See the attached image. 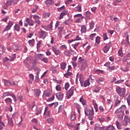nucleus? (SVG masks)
<instances>
[{"label":"nucleus","instance_id":"f257e3e1","mask_svg":"<svg viewBox=\"0 0 130 130\" xmlns=\"http://www.w3.org/2000/svg\"><path fill=\"white\" fill-rule=\"evenodd\" d=\"M116 92L120 97H123L125 95L126 90L125 88H121L120 86H117L116 87Z\"/></svg>","mask_w":130,"mask_h":130},{"label":"nucleus","instance_id":"f03ea898","mask_svg":"<svg viewBox=\"0 0 130 130\" xmlns=\"http://www.w3.org/2000/svg\"><path fill=\"white\" fill-rule=\"evenodd\" d=\"M82 76L83 75L82 74H81L79 76V81H80V83L81 87H88V86H90V81H89V80L87 79L85 80V82H84L83 79H82Z\"/></svg>","mask_w":130,"mask_h":130},{"label":"nucleus","instance_id":"7ed1b4c3","mask_svg":"<svg viewBox=\"0 0 130 130\" xmlns=\"http://www.w3.org/2000/svg\"><path fill=\"white\" fill-rule=\"evenodd\" d=\"M84 112L86 116H88V115H94V109L93 107L90 109L89 108L86 107L84 108Z\"/></svg>","mask_w":130,"mask_h":130},{"label":"nucleus","instance_id":"20e7f679","mask_svg":"<svg viewBox=\"0 0 130 130\" xmlns=\"http://www.w3.org/2000/svg\"><path fill=\"white\" fill-rule=\"evenodd\" d=\"M73 95H74V89L73 88H71L70 90H69L67 92L66 96H67V99H70Z\"/></svg>","mask_w":130,"mask_h":130},{"label":"nucleus","instance_id":"39448f33","mask_svg":"<svg viewBox=\"0 0 130 130\" xmlns=\"http://www.w3.org/2000/svg\"><path fill=\"white\" fill-rule=\"evenodd\" d=\"M113 105L110 104V102H109L107 103V105L105 106V114L108 113L109 112V111L111 110V108H112Z\"/></svg>","mask_w":130,"mask_h":130},{"label":"nucleus","instance_id":"423d86ee","mask_svg":"<svg viewBox=\"0 0 130 130\" xmlns=\"http://www.w3.org/2000/svg\"><path fill=\"white\" fill-rule=\"evenodd\" d=\"M129 121V117H128L127 116H125L124 119L121 121V123L124 126H126Z\"/></svg>","mask_w":130,"mask_h":130},{"label":"nucleus","instance_id":"0eeeda50","mask_svg":"<svg viewBox=\"0 0 130 130\" xmlns=\"http://www.w3.org/2000/svg\"><path fill=\"white\" fill-rule=\"evenodd\" d=\"M47 35H48V34L46 31L41 30L39 32V36L40 37H41V38H42L43 39L46 38Z\"/></svg>","mask_w":130,"mask_h":130},{"label":"nucleus","instance_id":"6e6552de","mask_svg":"<svg viewBox=\"0 0 130 130\" xmlns=\"http://www.w3.org/2000/svg\"><path fill=\"white\" fill-rule=\"evenodd\" d=\"M52 50L54 52V54H55V55H60V54H61L60 50L56 48V47H52Z\"/></svg>","mask_w":130,"mask_h":130},{"label":"nucleus","instance_id":"1a4fd4ad","mask_svg":"<svg viewBox=\"0 0 130 130\" xmlns=\"http://www.w3.org/2000/svg\"><path fill=\"white\" fill-rule=\"evenodd\" d=\"M56 98L59 101H61L63 99V93H61V92L57 93L56 94Z\"/></svg>","mask_w":130,"mask_h":130},{"label":"nucleus","instance_id":"9d476101","mask_svg":"<svg viewBox=\"0 0 130 130\" xmlns=\"http://www.w3.org/2000/svg\"><path fill=\"white\" fill-rule=\"evenodd\" d=\"M12 3H13L14 5H16L18 3V0H8L6 3V6L8 7L12 5Z\"/></svg>","mask_w":130,"mask_h":130},{"label":"nucleus","instance_id":"9b49d317","mask_svg":"<svg viewBox=\"0 0 130 130\" xmlns=\"http://www.w3.org/2000/svg\"><path fill=\"white\" fill-rule=\"evenodd\" d=\"M44 115H45L47 117H49V116H50V111L48 110V108H47V107H45Z\"/></svg>","mask_w":130,"mask_h":130},{"label":"nucleus","instance_id":"f8f14e48","mask_svg":"<svg viewBox=\"0 0 130 130\" xmlns=\"http://www.w3.org/2000/svg\"><path fill=\"white\" fill-rule=\"evenodd\" d=\"M111 46V45H110V44H109L105 46V47L104 48V53H107V52L109 51V49H110Z\"/></svg>","mask_w":130,"mask_h":130},{"label":"nucleus","instance_id":"ddd939ff","mask_svg":"<svg viewBox=\"0 0 130 130\" xmlns=\"http://www.w3.org/2000/svg\"><path fill=\"white\" fill-rule=\"evenodd\" d=\"M67 63L64 62H62L60 64V68L61 70H62V71H64V70L67 69Z\"/></svg>","mask_w":130,"mask_h":130},{"label":"nucleus","instance_id":"4468645a","mask_svg":"<svg viewBox=\"0 0 130 130\" xmlns=\"http://www.w3.org/2000/svg\"><path fill=\"white\" fill-rule=\"evenodd\" d=\"M3 118L2 116H0V130L3 129L6 126L5 123L3 122L2 120V118Z\"/></svg>","mask_w":130,"mask_h":130},{"label":"nucleus","instance_id":"2eb2a0df","mask_svg":"<svg viewBox=\"0 0 130 130\" xmlns=\"http://www.w3.org/2000/svg\"><path fill=\"white\" fill-rule=\"evenodd\" d=\"M79 102L82 104L83 106H87V102L86 101V100L83 99V96H81L80 98Z\"/></svg>","mask_w":130,"mask_h":130},{"label":"nucleus","instance_id":"dca6fc26","mask_svg":"<svg viewBox=\"0 0 130 130\" xmlns=\"http://www.w3.org/2000/svg\"><path fill=\"white\" fill-rule=\"evenodd\" d=\"M26 21L29 26H33L34 25V21L32 19L27 18L26 19Z\"/></svg>","mask_w":130,"mask_h":130},{"label":"nucleus","instance_id":"f3484780","mask_svg":"<svg viewBox=\"0 0 130 130\" xmlns=\"http://www.w3.org/2000/svg\"><path fill=\"white\" fill-rule=\"evenodd\" d=\"M34 19H35L36 23H37L39 25L41 24V21L39 20V16H38V15H35L34 16Z\"/></svg>","mask_w":130,"mask_h":130},{"label":"nucleus","instance_id":"a211bd4d","mask_svg":"<svg viewBox=\"0 0 130 130\" xmlns=\"http://www.w3.org/2000/svg\"><path fill=\"white\" fill-rule=\"evenodd\" d=\"M63 76L64 78L69 79V77H72V76H73V73L72 72H70L69 71H67V72L66 74H64Z\"/></svg>","mask_w":130,"mask_h":130},{"label":"nucleus","instance_id":"6ab92c4d","mask_svg":"<svg viewBox=\"0 0 130 130\" xmlns=\"http://www.w3.org/2000/svg\"><path fill=\"white\" fill-rule=\"evenodd\" d=\"M92 104L95 112H98V104H97V103L94 100L93 101Z\"/></svg>","mask_w":130,"mask_h":130},{"label":"nucleus","instance_id":"aec40b11","mask_svg":"<svg viewBox=\"0 0 130 130\" xmlns=\"http://www.w3.org/2000/svg\"><path fill=\"white\" fill-rule=\"evenodd\" d=\"M45 4L48 7L49 6H51V5H53L54 1L53 0H46Z\"/></svg>","mask_w":130,"mask_h":130},{"label":"nucleus","instance_id":"412c9836","mask_svg":"<svg viewBox=\"0 0 130 130\" xmlns=\"http://www.w3.org/2000/svg\"><path fill=\"white\" fill-rule=\"evenodd\" d=\"M20 29H21V27H20V25L18 24H16L13 27L14 31H17V32H19L20 31Z\"/></svg>","mask_w":130,"mask_h":130},{"label":"nucleus","instance_id":"4be33fe9","mask_svg":"<svg viewBox=\"0 0 130 130\" xmlns=\"http://www.w3.org/2000/svg\"><path fill=\"white\" fill-rule=\"evenodd\" d=\"M81 28V33H86V32H87V27H86V25H82Z\"/></svg>","mask_w":130,"mask_h":130},{"label":"nucleus","instance_id":"5701e85b","mask_svg":"<svg viewBox=\"0 0 130 130\" xmlns=\"http://www.w3.org/2000/svg\"><path fill=\"white\" fill-rule=\"evenodd\" d=\"M91 15H92V13L90 12V11H86L85 12V16L86 18L89 19V20H91L92 19V18H91Z\"/></svg>","mask_w":130,"mask_h":130},{"label":"nucleus","instance_id":"b1692460","mask_svg":"<svg viewBox=\"0 0 130 130\" xmlns=\"http://www.w3.org/2000/svg\"><path fill=\"white\" fill-rule=\"evenodd\" d=\"M79 45H80V43L77 42V43H75V44H72V47H73V48L74 49H75V50H76V51H78V50L77 49V47H78Z\"/></svg>","mask_w":130,"mask_h":130},{"label":"nucleus","instance_id":"393cba45","mask_svg":"<svg viewBox=\"0 0 130 130\" xmlns=\"http://www.w3.org/2000/svg\"><path fill=\"white\" fill-rule=\"evenodd\" d=\"M75 12H82V7L78 6L75 8Z\"/></svg>","mask_w":130,"mask_h":130},{"label":"nucleus","instance_id":"a878e982","mask_svg":"<svg viewBox=\"0 0 130 130\" xmlns=\"http://www.w3.org/2000/svg\"><path fill=\"white\" fill-rule=\"evenodd\" d=\"M107 70L109 71V72L111 73V72H112V71H114V70H115V67H114V66H109L107 68Z\"/></svg>","mask_w":130,"mask_h":130},{"label":"nucleus","instance_id":"bb28decb","mask_svg":"<svg viewBox=\"0 0 130 130\" xmlns=\"http://www.w3.org/2000/svg\"><path fill=\"white\" fill-rule=\"evenodd\" d=\"M115 123L117 128H118V129H121V125L120 122H118V121H116Z\"/></svg>","mask_w":130,"mask_h":130},{"label":"nucleus","instance_id":"cd10ccee","mask_svg":"<svg viewBox=\"0 0 130 130\" xmlns=\"http://www.w3.org/2000/svg\"><path fill=\"white\" fill-rule=\"evenodd\" d=\"M59 49L61 50H67L68 47L66 45H62L59 47Z\"/></svg>","mask_w":130,"mask_h":130},{"label":"nucleus","instance_id":"c85d7f7f","mask_svg":"<svg viewBox=\"0 0 130 130\" xmlns=\"http://www.w3.org/2000/svg\"><path fill=\"white\" fill-rule=\"evenodd\" d=\"M68 14V12H62L60 14V16H59V19L60 20L62 19V18H63V16H66V15H67Z\"/></svg>","mask_w":130,"mask_h":130},{"label":"nucleus","instance_id":"c756f323","mask_svg":"<svg viewBox=\"0 0 130 130\" xmlns=\"http://www.w3.org/2000/svg\"><path fill=\"white\" fill-rule=\"evenodd\" d=\"M99 110H100V112H101V113H102L103 112H104V113H105V108H104L103 107V106H100Z\"/></svg>","mask_w":130,"mask_h":130},{"label":"nucleus","instance_id":"7c9ffc66","mask_svg":"<svg viewBox=\"0 0 130 130\" xmlns=\"http://www.w3.org/2000/svg\"><path fill=\"white\" fill-rule=\"evenodd\" d=\"M5 101L7 104H11L12 103V99L10 98L6 99Z\"/></svg>","mask_w":130,"mask_h":130},{"label":"nucleus","instance_id":"2f4dec72","mask_svg":"<svg viewBox=\"0 0 130 130\" xmlns=\"http://www.w3.org/2000/svg\"><path fill=\"white\" fill-rule=\"evenodd\" d=\"M13 94V93H10V92H6L3 93V97H7V96H11L12 97Z\"/></svg>","mask_w":130,"mask_h":130},{"label":"nucleus","instance_id":"473e14b6","mask_svg":"<svg viewBox=\"0 0 130 130\" xmlns=\"http://www.w3.org/2000/svg\"><path fill=\"white\" fill-rule=\"evenodd\" d=\"M94 26H95V23H94V21H91V22L89 23V29L92 30V29L94 28Z\"/></svg>","mask_w":130,"mask_h":130},{"label":"nucleus","instance_id":"72a5a7b5","mask_svg":"<svg viewBox=\"0 0 130 130\" xmlns=\"http://www.w3.org/2000/svg\"><path fill=\"white\" fill-rule=\"evenodd\" d=\"M120 100L117 99L115 100V106L116 107H117V106H119V105H120Z\"/></svg>","mask_w":130,"mask_h":130},{"label":"nucleus","instance_id":"f704fd0d","mask_svg":"<svg viewBox=\"0 0 130 130\" xmlns=\"http://www.w3.org/2000/svg\"><path fill=\"white\" fill-rule=\"evenodd\" d=\"M34 92L35 95H36L37 96H39L41 93V91L39 90V89H35Z\"/></svg>","mask_w":130,"mask_h":130},{"label":"nucleus","instance_id":"c9c22d12","mask_svg":"<svg viewBox=\"0 0 130 130\" xmlns=\"http://www.w3.org/2000/svg\"><path fill=\"white\" fill-rule=\"evenodd\" d=\"M118 53L119 56H121V57L123 56V53L122 52V48H120V49L119 50L118 52Z\"/></svg>","mask_w":130,"mask_h":130},{"label":"nucleus","instance_id":"e433bc0d","mask_svg":"<svg viewBox=\"0 0 130 130\" xmlns=\"http://www.w3.org/2000/svg\"><path fill=\"white\" fill-rule=\"evenodd\" d=\"M42 112V108H40L39 109H37L36 110L37 115H39V114H41Z\"/></svg>","mask_w":130,"mask_h":130},{"label":"nucleus","instance_id":"4c0bfd02","mask_svg":"<svg viewBox=\"0 0 130 130\" xmlns=\"http://www.w3.org/2000/svg\"><path fill=\"white\" fill-rule=\"evenodd\" d=\"M83 19H84V16H82V17H81V18H78L76 20V23H82Z\"/></svg>","mask_w":130,"mask_h":130},{"label":"nucleus","instance_id":"58836bf2","mask_svg":"<svg viewBox=\"0 0 130 130\" xmlns=\"http://www.w3.org/2000/svg\"><path fill=\"white\" fill-rule=\"evenodd\" d=\"M34 42H35V40L34 39L28 41V43L30 46H33L34 45Z\"/></svg>","mask_w":130,"mask_h":130},{"label":"nucleus","instance_id":"ea45409f","mask_svg":"<svg viewBox=\"0 0 130 130\" xmlns=\"http://www.w3.org/2000/svg\"><path fill=\"white\" fill-rule=\"evenodd\" d=\"M115 113H116L117 114H118V113H119L120 114H121L122 113H124L123 112V111L121 110V109H120V108L118 109H117L115 111Z\"/></svg>","mask_w":130,"mask_h":130},{"label":"nucleus","instance_id":"a19ab883","mask_svg":"<svg viewBox=\"0 0 130 130\" xmlns=\"http://www.w3.org/2000/svg\"><path fill=\"white\" fill-rule=\"evenodd\" d=\"M122 83H124V80H119L115 82V84H122Z\"/></svg>","mask_w":130,"mask_h":130},{"label":"nucleus","instance_id":"79ce46f5","mask_svg":"<svg viewBox=\"0 0 130 130\" xmlns=\"http://www.w3.org/2000/svg\"><path fill=\"white\" fill-rule=\"evenodd\" d=\"M101 39V38H100V37L98 36L96 37L95 38V43L97 44H99V43H100V40Z\"/></svg>","mask_w":130,"mask_h":130},{"label":"nucleus","instance_id":"37998d69","mask_svg":"<svg viewBox=\"0 0 130 130\" xmlns=\"http://www.w3.org/2000/svg\"><path fill=\"white\" fill-rule=\"evenodd\" d=\"M69 88H70V83L67 82V83H65L64 89L66 91H68V90H69Z\"/></svg>","mask_w":130,"mask_h":130},{"label":"nucleus","instance_id":"c03bdc74","mask_svg":"<svg viewBox=\"0 0 130 130\" xmlns=\"http://www.w3.org/2000/svg\"><path fill=\"white\" fill-rule=\"evenodd\" d=\"M4 82L5 86H10V81L9 80H7L5 79L4 80Z\"/></svg>","mask_w":130,"mask_h":130},{"label":"nucleus","instance_id":"a18cd8bd","mask_svg":"<svg viewBox=\"0 0 130 130\" xmlns=\"http://www.w3.org/2000/svg\"><path fill=\"white\" fill-rule=\"evenodd\" d=\"M64 107V106L63 105H60L58 108V112H61V111H62Z\"/></svg>","mask_w":130,"mask_h":130},{"label":"nucleus","instance_id":"49530a36","mask_svg":"<svg viewBox=\"0 0 130 130\" xmlns=\"http://www.w3.org/2000/svg\"><path fill=\"white\" fill-rule=\"evenodd\" d=\"M63 53L66 56H70V55L71 54V53L70 52V51L69 50H65L63 52Z\"/></svg>","mask_w":130,"mask_h":130},{"label":"nucleus","instance_id":"de8ad7c7","mask_svg":"<svg viewBox=\"0 0 130 130\" xmlns=\"http://www.w3.org/2000/svg\"><path fill=\"white\" fill-rule=\"evenodd\" d=\"M95 36H96V34H92L89 36V38L91 39V40H94Z\"/></svg>","mask_w":130,"mask_h":130},{"label":"nucleus","instance_id":"09e8293b","mask_svg":"<svg viewBox=\"0 0 130 130\" xmlns=\"http://www.w3.org/2000/svg\"><path fill=\"white\" fill-rule=\"evenodd\" d=\"M16 58V54H13L10 57V61H14V59Z\"/></svg>","mask_w":130,"mask_h":130},{"label":"nucleus","instance_id":"8fccbe9b","mask_svg":"<svg viewBox=\"0 0 130 130\" xmlns=\"http://www.w3.org/2000/svg\"><path fill=\"white\" fill-rule=\"evenodd\" d=\"M100 87H97L94 89H93V91L95 93H98V92L100 91Z\"/></svg>","mask_w":130,"mask_h":130},{"label":"nucleus","instance_id":"3c124183","mask_svg":"<svg viewBox=\"0 0 130 130\" xmlns=\"http://www.w3.org/2000/svg\"><path fill=\"white\" fill-rule=\"evenodd\" d=\"M54 119L53 118H49L47 119V121L48 122V123H51V122H53Z\"/></svg>","mask_w":130,"mask_h":130},{"label":"nucleus","instance_id":"603ef678","mask_svg":"<svg viewBox=\"0 0 130 130\" xmlns=\"http://www.w3.org/2000/svg\"><path fill=\"white\" fill-rule=\"evenodd\" d=\"M55 89L56 91H61V87L60 86V85H57L56 86Z\"/></svg>","mask_w":130,"mask_h":130},{"label":"nucleus","instance_id":"864d4df0","mask_svg":"<svg viewBox=\"0 0 130 130\" xmlns=\"http://www.w3.org/2000/svg\"><path fill=\"white\" fill-rule=\"evenodd\" d=\"M123 114H124V113L119 114L118 115V119H119L120 120H121V119H122V118H123Z\"/></svg>","mask_w":130,"mask_h":130},{"label":"nucleus","instance_id":"5fc2aeb1","mask_svg":"<svg viewBox=\"0 0 130 130\" xmlns=\"http://www.w3.org/2000/svg\"><path fill=\"white\" fill-rule=\"evenodd\" d=\"M103 39L104 41L107 40L108 39V37H107V34H103Z\"/></svg>","mask_w":130,"mask_h":130},{"label":"nucleus","instance_id":"6e6d98bb","mask_svg":"<svg viewBox=\"0 0 130 130\" xmlns=\"http://www.w3.org/2000/svg\"><path fill=\"white\" fill-rule=\"evenodd\" d=\"M83 17L82 14H78L74 15L75 18H82Z\"/></svg>","mask_w":130,"mask_h":130},{"label":"nucleus","instance_id":"4d7b16f0","mask_svg":"<svg viewBox=\"0 0 130 130\" xmlns=\"http://www.w3.org/2000/svg\"><path fill=\"white\" fill-rule=\"evenodd\" d=\"M8 123L10 124V125H13V120L12 118H8Z\"/></svg>","mask_w":130,"mask_h":130},{"label":"nucleus","instance_id":"13d9d810","mask_svg":"<svg viewBox=\"0 0 130 130\" xmlns=\"http://www.w3.org/2000/svg\"><path fill=\"white\" fill-rule=\"evenodd\" d=\"M37 10H38V6H35L31 12L32 13H36V12H37Z\"/></svg>","mask_w":130,"mask_h":130},{"label":"nucleus","instance_id":"bf43d9fd","mask_svg":"<svg viewBox=\"0 0 130 130\" xmlns=\"http://www.w3.org/2000/svg\"><path fill=\"white\" fill-rule=\"evenodd\" d=\"M125 108H126L125 105H122L121 107L119 108V109H121L122 111H123V113L124 112V110Z\"/></svg>","mask_w":130,"mask_h":130},{"label":"nucleus","instance_id":"052dcab7","mask_svg":"<svg viewBox=\"0 0 130 130\" xmlns=\"http://www.w3.org/2000/svg\"><path fill=\"white\" fill-rule=\"evenodd\" d=\"M126 60H127V56H124L122 59L123 63H125V62H126Z\"/></svg>","mask_w":130,"mask_h":130},{"label":"nucleus","instance_id":"680f3d73","mask_svg":"<svg viewBox=\"0 0 130 130\" xmlns=\"http://www.w3.org/2000/svg\"><path fill=\"white\" fill-rule=\"evenodd\" d=\"M57 10H58V12H61V11H62V10H64V6H62V7H61L60 8H58Z\"/></svg>","mask_w":130,"mask_h":130},{"label":"nucleus","instance_id":"e2e57ef3","mask_svg":"<svg viewBox=\"0 0 130 130\" xmlns=\"http://www.w3.org/2000/svg\"><path fill=\"white\" fill-rule=\"evenodd\" d=\"M71 120H75L76 119V115L72 114L71 116Z\"/></svg>","mask_w":130,"mask_h":130},{"label":"nucleus","instance_id":"0e129e2a","mask_svg":"<svg viewBox=\"0 0 130 130\" xmlns=\"http://www.w3.org/2000/svg\"><path fill=\"white\" fill-rule=\"evenodd\" d=\"M11 27H10L8 24L7 26L5 28L4 31H9V30H11Z\"/></svg>","mask_w":130,"mask_h":130},{"label":"nucleus","instance_id":"69168bd1","mask_svg":"<svg viewBox=\"0 0 130 130\" xmlns=\"http://www.w3.org/2000/svg\"><path fill=\"white\" fill-rule=\"evenodd\" d=\"M127 102L128 105H130V94L127 98Z\"/></svg>","mask_w":130,"mask_h":130},{"label":"nucleus","instance_id":"338daca9","mask_svg":"<svg viewBox=\"0 0 130 130\" xmlns=\"http://www.w3.org/2000/svg\"><path fill=\"white\" fill-rule=\"evenodd\" d=\"M75 107L77 109H81V105H79L78 104H75Z\"/></svg>","mask_w":130,"mask_h":130},{"label":"nucleus","instance_id":"774afa93","mask_svg":"<svg viewBox=\"0 0 130 130\" xmlns=\"http://www.w3.org/2000/svg\"><path fill=\"white\" fill-rule=\"evenodd\" d=\"M10 27L12 28V26L14 25V22L13 21H9L8 24Z\"/></svg>","mask_w":130,"mask_h":130}]
</instances>
